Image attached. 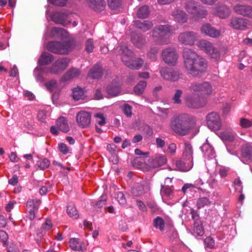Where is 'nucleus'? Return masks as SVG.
Listing matches in <instances>:
<instances>
[{"mask_svg":"<svg viewBox=\"0 0 252 252\" xmlns=\"http://www.w3.org/2000/svg\"><path fill=\"white\" fill-rule=\"evenodd\" d=\"M184 66L189 73L193 76H200L207 70L206 60L190 49L183 51Z\"/></svg>","mask_w":252,"mask_h":252,"instance_id":"1","label":"nucleus"},{"mask_svg":"<svg viewBox=\"0 0 252 252\" xmlns=\"http://www.w3.org/2000/svg\"><path fill=\"white\" fill-rule=\"evenodd\" d=\"M196 123L195 119L187 113H182L172 117L170 127L176 133L181 136L188 134Z\"/></svg>","mask_w":252,"mask_h":252,"instance_id":"2","label":"nucleus"},{"mask_svg":"<svg viewBox=\"0 0 252 252\" xmlns=\"http://www.w3.org/2000/svg\"><path fill=\"white\" fill-rule=\"evenodd\" d=\"M117 53L121 57L122 61L129 68L139 69L143 64L144 61L141 58L132 60L133 53L128 49L126 45L120 44L116 48Z\"/></svg>","mask_w":252,"mask_h":252,"instance_id":"3","label":"nucleus"},{"mask_svg":"<svg viewBox=\"0 0 252 252\" xmlns=\"http://www.w3.org/2000/svg\"><path fill=\"white\" fill-rule=\"evenodd\" d=\"M152 37L158 44H166L168 43L167 37L172 32L171 26L169 25H158L152 30Z\"/></svg>","mask_w":252,"mask_h":252,"instance_id":"4","label":"nucleus"},{"mask_svg":"<svg viewBox=\"0 0 252 252\" xmlns=\"http://www.w3.org/2000/svg\"><path fill=\"white\" fill-rule=\"evenodd\" d=\"M189 91L198 96L209 95L213 93L211 85L208 82H194L189 87Z\"/></svg>","mask_w":252,"mask_h":252,"instance_id":"5","label":"nucleus"},{"mask_svg":"<svg viewBox=\"0 0 252 252\" xmlns=\"http://www.w3.org/2000/svg\"><path fill=\"white\" fill-rule=\"evenodd\" d=\"M71 44L69 42L51 41L47 45V49L58 54H67L71 50Z\"/></svg>","mask_w":252,"mask_h":252,"instance_id":"6","label":"nucleus"},{"mask_svg":"<svg viewBox=\"0 0 252 252\" xmlns=\"http://www.w3.org/2000/svg\"><path fill=\"white\" fill-rule=\"evenodd\" d=\"M198 47L211 58L218 60L220 58V53L218 49L215 48L213 44L206 40H201L198 43Z\"/></svg>","mask_w":252,"mask_h":252,"instance_id":"7","label":"nucleus"},{"mask_svg":"<svg viewBox=\"0 0 252 252\" xmlns=\"http://www.w3.org/2000/svg\"><path fill=\"white\" fill-rule=\"evenodd\" d=\"M68 60L67 58H62L58 59L52 66L47 68L46 72L58 74L63 72L68 65Z\"/></svg>","mask_w":252,"mask_h":252,"instance_id":"8","label":"nucleus"},{"mask_svg":"<svg viewBox=\"0 0 252 252\" xmlns=\"http://www.w3.org/2000/svg\"><path fill=\"white\" fill-rule=\"evenodd\" d=\"M163 61L167 64L175 65L178 59V55L176 50L173 48H167L161 53Z\"/></svg>","mask_w":252,"mask_h":252,"instance_id":"9","label":"nucleus"},{"mask_svg":"<svg viewBox=\"0 0 252 252\" xmlns=\"http://www.w3.org/2000/svg\"><path fill=\"white\" fill-rule=\"evenodd\" d=\"M207 125L212 130H218L221 124L219 114L216 112H211L206 116Z\"/></svg>","mask_w":252,"mask_h":252,"instance_id":"10","label":"nucleus"},{"mask_svg":"<svg viewBox=\"0 0 252 252\" xmlns=\"http://www.w3.org/2000/svg\"><path fill=\"white\" fill-rule=\"evenodd\" d=\"M160 72L161 76L164 79L171 81H178L182 75V74L177 70L166 67L161 68Z\"/></svg>","mask_w":252,"mask_h":252,"instance_id":"11","label":"nucleus"},{"mask_svg":"<svg viewBox=\"0 0 252 252\" xmlns=\"http://www.w3.org/2000/svg\"><path fill=\"white\" fill-rule=\"evenodd\" d=\"M197 37L196 33L192 31H188L181 33L178 36V40L185 45H192Z\"/></svg>","mask_w":252,"mask_h":252,"instance_id":"12","label":"nucleus"},{"mask_svg":"<svg viewBox=\"0 0 252 252\" xmlns=\"http://www.w3.org/2000/svg\"><path fill=\"white\" fill-rule=\"evenodd\" d=\"M149 189V183L143 181L140 183H135L131 189V192L135 196H140Z\"/></svg>","mask_w":252,"mask_h":252,"instance_id":"13","label":"nucleus"},{"mask_svg":"<svg viewBox=\"0 0 252 252\" xmlns=\"http://www.w3.org/2000/svg\"><path fill=\"white\" fill-rule=\"evenodd\" d=\"M41 203L39 199H30L27 201V206L29 208L28 217L32 220H33L38 211V207Z\"/></svg>","mask_w":252,"mask_h":252,"instance_id":"14","label":"nucleus"},{"mask_svg":"<svg viewBox=\"0 0 252 252\" xmlns=\"http://www.w3.org/2000/svg\"><path fill=\"white\" fill-rule=\"evenodd\" d=\"M91 115L86 111H81L77 113L76 121L79 126L85 128L89 126L91 123Z\"/></svg>","mask_w":252,"mask_h":252,"instance_id":"15","label":"nucleus"},{"mask_svg":"<svg viewBox=\"0 0 252 252\" xmlns=\"http://www.w3.org/2000/svg\"><path fill=\"white\" fill-rule=\"evenodd\" d=\"M229 25L234 29L244 30L248 28L249 24L247 19L235 17L230 19Z\"/></svg>","mask_w":252,"mask_h":252,"instance_id":"16","label":"nucleus"},{"mask_svg":"<svg viewBox=\"0 0 252 252\" xmlns=\"http://www.w3.org/2000/svg\"><path fill=\"white\" fill-rule=\"evenodd\" d=\"M233 10L237 14L252 18V6L238 4L233 6Z\"/></svg>","mask_w":252,"mask_h":252,"instance_id":"17","label":"nucleus"},{"mask_svg":"<svg viewBox=\"0 0 252 252\" xmlns=\"http://www.w3.org/2000/svg\"><path fill=\"white\" fill-rule=\"evenodd\" d=\"M201 31L205 35L213 38L218 37L220 34V31L217 30L209 23L203 25L201 28Z\"/></svg>","mask_w":252,"mask_h":252,"instance_id":"18","label":"nucleus"},{"mask_svg":"<svg viewBox=\"0 0 252 252\" xmlns=\"http://www.w3.org/2000/svg\"><path fill=\"white\" fill-rule=\"evenodd\" d=\"M133 25L141 31L146 32L153 28L154 24L150 20H136L134 21Z\"/></svg>","mask_w":252,"mask_h":252,"instance_id":"19","label":"nucleus"},{"mask_svg":"<svg viewBox=\"0 0 252 252\" xmlns=\"http://www.w3.org/2000/svg\"><path fill=\"white\" fill-rule=\"evenodd\" d=\"M167 162L165 156L158 155L149 159L150 166L152 168H157L163 165Z\"/></svg>","mask_w":252,"mask_h":252,"instance_id":"20","label":"nucleus"},{"mask_svg":"<svg viewBox=\"0 0 252 252\" xmlns=\"http://www.w3.org/2000/svg\"><path fill=\"white\" fill-rule=\"evenodd\" d=\"M103 75V69L99 64H95L89 71L88 76L92 79H99Z\"/></svg>","mask_w":252,"mask_h":252,"instance_id":"21","label":"nucleus"},{"mask_svg":"<svg viewBox=\"0 0 252 252\" xmlns=\"http://www.w3.org/2000/svg\"><path fill=\"white\" fill-rule=\"evenodd\" d=\"M172 16L174 20L178 23H186L188 20L187 14L184 11L180 9H177L174 10L172 13Z\"/></svg>","mask_w":252,"mask_h":252,"instance_id":"22","label":"nucleus"},{"mask_svg":"<svg viewBox=\"0 0 252 252\" xmlns=\"http://www.w3.org/2000/svg\"><path fill=\"white\" fill-rule=\"evenodd\" d=\"M89 4L92 9L97 12L104 10L106 6L104 0H89Z\"/></svg>","mask_w":252,"mask_h":252,"instance_id":"23","label":"nucleus"},{"mask_svg":"<svg viewBox=\"0 0 252 252\" xmlns=\"http://www.w3.org/2000/svg\"><path fill=\"white\" fill-rule=\"evenodd\" d=\"M216 14L221 18H226L230 15V11L229 8L223 4H218L215 7Z\"/></svg>","mask_w":252,"mask_h":252,"instance_id":"24","label":"nucleus"},{"mask_svg":"<svg viewBox=\"0 0 252 252\" xmlns=\"http://www.w3.org/2000/svg\"><path fill=\"white\" fill-rule=\"evenodd\" d=\"M67 15L64 12H56L51 16V20L57 24L64 25L66 23Z\"/></svg>","mask_w":252,"mask_h":252,"instance_id":"25","label":"nucleus"},{"mask_svg":"<svg viewBox=\"0 0 252 252\" xmlns=\"http://www.w3.org/2000/svg\"><path fill=\"white\" fill-rule=\"evenodd\" d=\"M80 71L78 69L71 68L69 69L61 78L62 82H66L79 75Z\"/></svg>","mask_w":252,"mask_h":252,"instance_id":"26","label":"nucleus"},{"mask_svg":"<svg viewBox=\"0 0 252 252\" xmlns=\"http://www.w3.org/2000/svg\"><path fill=\"white\" fill-rule=\"evenodd\" d=\"M193 148L190 143L186 142L185 143V149L183 153L184 159L189 162H192L193 159Z\"/></svg>","mask_w":252,"mask_h":252,"instance_id":"27","label":"nucleus"},{"mask_svg":"<svg viewBox=\"0 0 252 252\" xmlns=\"http://www.w3.org/2000/svg\"><path fill=\"white\" fill-rule=\"evenodd\" d=\"M131 41L133 45L138 48H142L146 44V37L141 34H136L131 38Z\"/></svg>","mask_w":252,"mask_h":252,"instance_id":"28","label":"nucleus"},{"mask_svg":"<svg viewBox=\"0 0 252 252\" xmlns=\"http://www.w3.org/2000/svg\"><path fill=\"white\" fill-rule=\"evenodd\" d=\"M175 165L178 170L187 172L192 167L193 162L187 161V162H185L181 160H178L175 162Z\"/></svg>","mask_w":252,"mask_h":252,"instance_id":"29","label":"nucleus"},{"mask_svg":"<svg viewBox=\"0 0 252 252\" xmlns=\"http://www.w3.org/2000/svg\"><path fill=\"white\" fill-rule=\"evenodd\" d=\"M56 126L60 130L66 133L69 130L67 122L64 117H60L56 121Z\"/></svg>","mask_w":252,"mask_h":252,"instance_id":"30","label":"nucleus"},{"mask_svg":"<svg viewBox=\"0 0 252 252\" xmlns=\"http://www.w3.org/2000/svg\"><path fill=\"white\" fill-rule=\"evenodd\" d=\"M54 60V56L49 53L44 52L40 56L38 63L41 65L49 64Z\"/></svg>","mask_w":252,"mask_h":252,"instance_id":"31","label":"nucleus"},{"mask_svg":"<svg viewBox=\"0 0 252 252\" xmlns=\"http://www.w3.org/2000/svg\"><path fill=\"white\" fill-rule=\"evenodd\" d=\"M199 6L200 5L197 2L192 0H189L185 3L186 10L193 15L196 12V10Z\"/></svg>","mask_w":252,"mask_h":252,"instance_id":"32","label":"nucleus"},{"mask_svg":"<svg viewBox=\"0 0 252 252\" xmlns=\"http://www.w3.org/2000/svg\"><path fill=\"white\" fill-rule=\"evenodd\" d=\"M106 92L110 97L116 96L120 92V87L116 83H112L111 85L107 87Z\"/></svg>","mask_w":252,"mask_h":252,"instance_id":"33","label":"nucleus"},{"mask_svg":"<svg viewBox=\"0 0 252 252\" xmlns=\"http://www.w3.org/2000/svg\"><path fill=\"white\" fill-rule=\"evenodd\" d=\"M72 97L75 100L84 99L85 97L84 90L78 87L74 88L72 90Z\"/></svg>","mask_w":252,"mask_h":252,"instance_id":"34","label":"nucleus"},{"mask_svg":"<svg viewBox=\"0 0 252 252\" xmlns=\"http://www.w3.org/2000/svg\"><path fill=\"white\" fill-rule=\"evenodd\" d=\"M69 245L71 249L75 251H83L82 243L77 238H73L69 240Z\"/></svg>","mask_w":252,"mask_h":252,"instance_id":"35","label":"nucleus"},{"mask_svg":"<svg viewBox=\"0 0 252 252\" xmlns=\"http://www.w3.org/2000/svg\"><path fill=\"white\" fill-rule=\"evenodd\" d=\"M187 101L188 105L192 108H197L203 106V105L200 102V97L199 96L195 97H189L187 98Z\"/></svg>","mask_w":252,"mask_h":252,"instance_id":"36","label":"nucleus"},{"mask_svg":"<svg viewBox=\"0 0 252 252\" xmlns=\"http://www.w3.org/2000/svg\"><path fill=\"white\" fill-rule=\"evenodd\" d=\"M150 14L149 7L147 5H143L140 7L137 12V16L139 18H147Z\"/></svg>","mask_w":252,"mask_h":252,"instance_id":"37","label":"nucleus"},{"mask_svg":"<svg viewBox=\"0 0 252 252\" xmlns=\"http://www.w3.org/2000/svg\"><path fill=\"white\" fill-rule=\"evenodd\" d=\"M66 30L62 28L54 27L51 31V35L53 37H66Z\"/></svg>","mask_w":252,"mask_h":252,"instance_id":"38","label":"nucleus"},{"mask_svg":"<svg viewBox=\"0 0 252 252\" xmlns=\"http://www.w3.org/2000/svg\"><path fill=\"white\" fill-rule=\"evenodd\" d=\"M211 203V201L209 198L206 197H200L197 199L196 206L198 209H200L206 206H209Z\"/></svg>","mask_w":252,"mask_h":252,"instance_id":"39","label":"nucleus"},{"mask_svg":"<svg viewBox=\"0 0 252 252\" xmlns=\"http://www.w3.org/2000/svg\"><path fill=\"white\" fill-rule=\"evenodd\" d=\"M52 227V223L50 220H46V221L43 223L40 230L41 232H37V235L40 237H42L43 236V232L46 231Z\"/></svg>","mask_w":252,"mask_h":252,"instance_id":"40","label":"nucleus"},{"mask_svg":"<svg viewBox=\"0 0 252 252\" xmlns=\"http://www.w3.org/2000/svg\"><path fill=\"white\" fill-rule=\"evenodd\" d=\"M159 51V48L157 47H152L147 53V56L153 61H156L157 59V54Z\"/></svg>","mask_w":252,"mask_h":252,"instance_id":"41","label":"nucleus"},{"mask_svg":"<svg viewBox=\"0 0 252 252\" xmlns=\"http://www.w3.org/2000/svg\"><path fill=\"white\" fill-rule=\"evenodd\" d=\"M147 83L145 81H141L134 87V91L136 94L139 95L143 93L146 86Z\"/></svg>","mask_w":252,"mask_h":252,"instance_id":"42","label":"nucleus"},{"mask_svg":"<svg viewBox=\"0 0 252 252\" xmlns=\"http://www.w3.org/2000/svg\"><path fill=\"white\" fill-rule=\"evenodd\" d=\"M161 191L165 195L168 197L173 196V186H162L161 185Z\"/></svg>","mask_w":252,"mask_h":252,"instance_id":"43","label":"nucleus"},{"mask_svg":"<svg viewBox=\"0 0 252 252\" xmlns=\"http://www.w3.org/2000/svg\"><path fill=\"white\" fill-rule=\"evenodd\" d=\"M165 222L164 220L160 217H157L154 220V226L156 228H158L160 230L164 229Z\"/></svg>","mask_w":252,"mask_h":252,"instance_id":"44","label":"nucleus"},{"mask_svg":"<svg viewBox=\"0 0 252 252\" xmlns=\"http://www.w3.org/2000/svg\"><path fill=\"white\" fill-rule=\"evenodd\" d=\"M67 213L68 215L74 219L78 218L79 215L76 208L73 205H69L67 207Z\"/></svg>","mask_w":252,"mask_h":252,"instance_id":"45","label":"nucleus"},{"mask_svg":"<svg viewBox=\"0 0 252 252\" xmlns=\"http://www.w3.org/2000/svg\"><path fill=\"white\" fill-rule=\"evenodd\" d=\"M207 15V11L204 9L198 8L196 12L193 14L194 17L197 19L205 18Z\"/></svg>","mask_w":252,"mask_h":252,"instance_id":"46","label":"nucleus"},{"mask_svg":"<svg viewBox=\"0 0 252 252\" xmlns=\"http://www.w3.org/2000/svg\"><path fill=\"white\" fill-rule=\"evenodd\" d=\"M183 94V91L180 89H178L175 91L174 95L173 97V100L175 104H181V99L180 97Z\"/></svg>","mask_w":252,"mask_h":252,"instance_id":"47","label":"nucleus"},{"mask_svg":"<svg viewBox=\"0 0 252 252\" xmlns=\"http://www.w3.org/2000/svg\"><path fill=\"white\" fill-rule=\"evenodd\" d=\"M236 134L233 132H225L222 134V138L224 140L232 142L234 140Z\"/></svg>","mask_w":252,"mask_h":252,"instance_id":"48","label":"nucleus"},{"mask_svg":"<svg viewBox=\"0 0 252 252\" xmlns=\"http://www.w3.org/2000/svg\"><path fill=\"white\" fill-rule=\"evenodd\" d=\"M36 165L40 169L44 170L49 166L50 161L48 159L45 158L41 160L38 161Z\"/></svg>","mask_w":252,"mask_h":252,"instance_id":"49","label":"nucleus"},{"mask_svg":"<svg viewBox=\"0 0 252 252\" xmlns=\"http://www.w3.org/2000/svg\"><path fill=\"white\" fill-rule=\"evenodd\" d=\"M122 109L124 113L127 117H130L132 115V107L128 104H125L123 107Z\"/></svg>","mask_w":252,"mask_h":252,"instance_id":"50","label":"nucleus"},{"mask_svg":"<svg viewBox=\"0 0 252 252\" xmlns=\"http://www.w3.org/2000/svg\"><path fill=\"white\" fill-rule=\"evenodd\" d=\"M94 117L96 119V123L99 126H103L105 124L106 121L103 114L101 113H96L94 115Z\"/></svg>","mask_w":252,"mask_h":252,"instance_id":"51","label":"nucleus"},{"mask_svg":"<svg viewBox=\"0 0 252 252\" xmlns=\"http://www.w3.org/2000/svg\"><path fill=\"white\" fill-rule=\"evenodd\" d=\"M108 4L111 9H116L121 4L120 0H107Z\"/></svg>","mask_w":252,"mask_h":252,"instance_id":"52","label":"nucleus"},{"mask_svg":"<svg viewBox=\"0 0 252 252\" xmlns=\"http://www.w3.org/2000/svg\"><path fill=\"white\" fill-rule=\"evenodd\" d=\"M116 198L120 204H125L126 203V199L124 194L122 192H118L116 194Z\"/></svg>","mask_w":252,"mask_h":252,"instance_id":"53","label":"nucleus"},{"mask_svg":"<svg viewBox=\"0 0 252 252\" xmlns=\"http://www.w3.org/2000/svg\"><path fill=\"white\" fill-rule=\"evenodd\" d=\"M204 244L206 247L212 249L214 247L215 241L211 237H207L204 240Z\"/></svg>","mask_w":252,"mask_h":252,"instance_id":"54","label":"nucleus"},{"mask_svg":"<svg viewBox=\"0 0 252 252\" xmlns=\"http://www.w3.org/2000/svg\"><path fill=\"white\" fill-rule=\"evenodd\" d=\"M240 125L243 128H248L252 126V122L245 118H241Z\"/></svg>","mask_w":252,"mask_h":252,"instance_id":"55","label":"nucleus"},{"mask_svg":"<svg viewBox=\"0 0 252 252\" xmlns=\"http://www.w3.org/2000/svg\"><path fill=\"white\" fill-rule=\"evenodd\" d=\"M8 236L6 232L3 230L0 231V241L2 242L3 246H5Z\"/></svg>","mask_w":252,"mask_h":252,"instance_id":"56","label":"nucleus"},{"mask_svg":"<svg viewBox=\"0 0 252 252\" xmlns=\"http://www.w3.org/2000/svg\"><path fill=\"white\" fill-rule=\"evenodd\" d=\"M94 48V46L93 44V41L91 39H89L87 40L86 43V48L85 49L86 51L88 53H91L93 51Z\"/></svg>","mask_w":252,"mask_h":252,"instance_id":"57","label":"nucleus"},{"mask_svg":"<svg viewBox=\"0 0 252 252\" xmlns=\"http://www.w3.org/2000/svg\"><path fill=\"white\" fill-rule=\"evenodd\" d=\"M47 88L50 91H53L57 87V82L55 80H51L45 84Z\"/></svg>","mask_w":252,"mask_h":252,"instance_id":"58","label":"nucleus"},{"mask_svg":"<svg viewBox=\"0 0 252 252\" xmlns=\"http://www.w3.org/2000/svg\"><path fill=\"white\" fill-rule=\"evenodd\" d=\"M193 231L199 236H202L204 234V230L201 224L195 225L193 228Z\"/></svg>","mask_w":252,"mask_h":252,"instance_id":"59","label":"nucleus"},{"mask_svg":"<svg viewBox=\"0 0 252 252\" xmlns=\"http://www.w3.org/2000/svg\"><path fill=\"white\" fill-rule=\"evenodd\" d=\"M52 4L60 6H64L67 2V0H48Z\"/></svg>","mask_w":252,"mask_h":252,"instance_id":"60","label":"nucleus"},{"mask_svg":"<svg viewBox=\"0 0 252 252\" xmlns=\"http://www.w3.org/2000/svg\"><path fill=\"white\" fill-rule=\"evenodd\" d=\"M46 118V115L44 111H40L37 114L38 120L41 122H45Z\"/></svg>","mask_w":252,"mask_h":252,"instance_id":"61","label":"nucleus"},{"mask_svg":"<svg viewBox=\"0 0 252 252\" xmlns=\"http://www.w3.org/2000/svg\"><path fill=\"white\" fill-rule=\"evenodd\" d=\"M59 151L63 154H66L68 152L67 146L64 143L59 144Z\"/></svg>","mask_w":252,"mask_h":252,"instance_id":"62","label":"nucleus"},{"mask_svg":"<svg viewBox=\"0 0 252 252\" xmlns=\"http://www.w3.org/2000/svg\"><path fill=\"white\" fill-rule=\"evenodd\" d=\"M243 153L246 157L251 158L252 156V148L251 147L245 148L243 151Z\"/></svg>","mask_w":252,"mask_h":252,"instance_id":"63","label":"nucleus"},{"mask_svg":"<svg viewBox=\"0 0 252 252\" xmlns=\"http://www.w3.org/2000/svg\"><path fill=\"white\" fill-rule=\"evenodd\" d=\"M116 149V146L115 144H109L107 147V149L109 152L112 155H115V151Z\"/></svg>","mask_w":252,"mask_h":252,"instance_id":"64","label":"nucleus"}]
</instances>
